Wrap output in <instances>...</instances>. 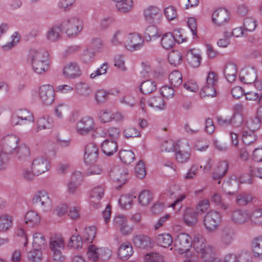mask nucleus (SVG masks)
<instances>
[{
    "label": "nucleus",
    "instance_id": "f257e3e1",
    "mask_svg": "<svg viewBox=\"0 0 262 262\" xmlns=\"http://www.w3.org/2000/svg\"><path fill=\"white\" fill-rule=\"evenodd\" d=\"M27 60L30 63L33 71L37 74L42 75L49 70V54L43 49H30L28 53Z\"/></svg>",
    "mask_w": 262,
    "mask_h": 262
},
{
    "label": "nucleus",
    "instance_id": "f03ea898",
    "mask_svg": "<svg viewBox=\"0 0 262 262\" xmlns=\"http://www.w3.org/2000/svg\"><path fill=\"white\" fill-rule=\"evenodd\" d=\"M97 129L96 121L90 116L82 117L77 121L75 126V130L77 134L83 137L95 132Z\"/></svg>",
    "mask_w": 262,
    "mask_h": 262
},
{
    "label": "nucleus",
    "instance_id": "7ed1b4c3",
    "mask_svg": "<svg viewBox=\"0 0 262 262\" xmlns=\"http://www.w3.org/2000/svg\"><path fill=\"white\" fill-rule=\"evenodd\" d=\"M63 31L68 36H75L83 29V23L82 20L76 16H71L60 24Z\"/></svg>",
    "mask_w": 262,
    "mask_h": 262
},
{
    "label": "nucleus",
    "instance_id": "20e7f679",
    "mask_svg": "<svg viewBox=\"0 0 262 262\" xmlns=\"http://www.w3.org/2000/svg\"><path fill=\"white\" fill-rule=\"evenodd\" d=\"M31 202L34 205H38L43 212H48L52 209V201L49 193L43 190L37 191L33 195Z\"/></svg>",
    "mask_w": 262,
    "mask_h": 262
},
{
    "label": "nucleus",
    "instance_id": "39448f33",
    "mask_svg": "<svg viewBox=\"0 0 262 262\" xmlns=\"http://www.w3.org/2000/svg\"><path fill=\"white\" fill-rule=\"evenodd\" d=\"M40 101L45 105H50L54 101L55 93L53 87L50 84H43L37 90H32L31 94L34 96L37 93Z\"/></svg>",
    "mask_w": 262,
    "mask_h": 262
},
{
    "label": "nucleus",
    "instance_id": "423d86ee",
    "mask_svg": "<svg viewBox=\"0 0 262 262\" xmlns=\"http://www.w3.org/2000/svg\"><path fill=\"white\" fill-rule=\"evenodd\" d=\"M178 147L175 150L174 157L177 162L183 164L187 162L191 156L189 142L185 139L178 140Z\"/></svg>",
    "mask_w": 262,
    "mask_h": 262
},
{
    "label": "nucleus",
    "instance_id": "0eeeda50",
    "mask_svg": "<svg viewBox=\"0 0 262 262\" xmlns=\"http://www.w3.org/2000/svg\"><path fill=\"white\" fill-rule=\"evenodd\" d=\"M186 41V39L182 38V35L179 30H174L173 33L167 32L163 34L161 39L162 47L166 50L172 48L177 42L181 43Z\"/></svg>",
    "mask_w": 262,
    "mask_h": 262
},
{
    "label": "nucleus",
    "instance_id": "6e6552de",
    "mask_svg": "<svg viewBox=\"0 0 262 262\" xmlns=\"http://www.w3.org/2000/svg\"><path fill=\"white\" fill-rule=\"evenodd\" d=\"M31 166L37 176L49 171L51 167L49 160L47 158L41 156L34 158Z\"/></svg>",
    "mask_w": 262,
    "mask_h": 262
},
{
    "label": "nucleus",
    "instance_id": "1a4fd4ad",
    "mask_svg": "<svg viewBox=\"0 0 262 262\" xmlns=\"http://www.w3.org/2000/svg\"><path fill=\"white\" fill-rule=\"evenodd\" d=\"M19 141V138L14 135H6L1 140L2 151L9 154H14L18 146Z\"/></svg>",
    "mask_w": 262,
    "mask_h": 262
},
{
    "label": "nucleus",
    "instance_id": "9d476101",
    "mask_svg": "<svg viewBox=\"0 0 262 262\" xmlns=\"http://www.w3.org/2000/svg\"><path fill=\"white\" fill-rule=\"evenodd\" d=\"M144 42L143 38L139 34L131 33L126 36L124 45L127 50L133 51L142 47Z\"/></svg>",
    "mask_w": 262,
    "mask_h": 262
},
{
    "label": "nucleus",
    "instance_id": "9b49d317",
    "mask_svg": "<svg viewBox=\"0 0 262 262\" xmlns=\"http://www.w3.org/2000/svg\"><path fill=\"white\" fill-rule=\"evenodd\" d=\"M146 103L150 107L159 110H164L166 107V104L164 99L160 96L151 97L148 100L145 98H142L140 100V106L143 111H145Z\"/></svg>",
    "mask_w": 262,
    "mask_h": 262
},
{
    "label": "nucleus",
    "instance_id": "f8f14e48",
    "mask_svg": "<svg viewBox=\"0 0 262 262\" xmlns=\"http://www.w3.org/2000/svg\"><path fill=\"white\" fill-rule=\"evenodd\" d=\"M145 19L148 21L158 23L162 19L160 8L155 5H150L146 7L143 11Z\"/></svg>",
    "mask_w": 262,
    "mask_h": 262
},
{
    "label": "nucleus",
    "instance_id": "ddd939ff",
    "mask_svg": "<svg viewBox=\"0 0 262 262\" xmlns=\"http://www.w3.org/2000/svg\"><path fill=\"white\" fill-rule=\"evenodd\" d=\"M191 237L188 234L182 233L177 236L175 246L180 253H186L189 250L191 246Z\"/></svg>",
    "mask_w": 262,
    "mask_h": 262
},
{
    "label": "nucleus",
    "instance_id": "4468645a",
    "mask_svg": "<svg viewBox=\"0 0 262 262\" xmlns=\"http://www.w3.org/2000/svg\"><path fill=\"white\" fill-rule=\"evenodd\" d=\"M99 157V149L94 143H88L85 148L84 159L86 163H95Z\"/></svg>",
    "mask_w": 262,
    "mask_h": 262
},
{
    "label": "nucleus",
    "instance_id": "2eb2a0df",
    "mask_svg": "<svg viewBox=\"0 0 262 262\" xmlns=\"http://www.w3.org/2000/svg\"><path fill=\"white\" fill-rule=\"evenodd\" d=\"M221 222L220 213L214 210L207 212L204 219V223L207 229H214L218 227Z\"/></svg>",
    "mask_w": 262,
    "mask_h": 262
},
{
    "label": "nucleus",
    "instance_id": "dca6fc26",
    "mask_svg": "<svg viewBox=\"0 0 262 262\" xmlns=\"http://www.w3.org/2000/svg\"><path fill=\"white\" fill-rule=\"evenodd\" d=\"M87 254L88 257L93 261L98 258H105L110 256V251L103 248H98L94 245H90L88 248Z\"/></svg>",
    "mask_w": 262,
    "mask_h": 262
},
{
    "label": "nucleus",
    "instance_id": "f3484780",
    "mask_svg": "<svg viewBox=\"0 0 262 262\" xmlns=\"http://www.w3.org/2000/svg\"><path fill=\"white\" fill-rule=\"evenodd\" d=\"M133 243L137 247L143 249H151L154 245L153 239L143 234L135 235L133 238Z\"/></svg>",
    "mask_w": 262,
    "mask_h": 262
},
{
    "label": "nucleus",
    "instance_id": "a211bd4d",
    "mask_svg": "<svg viewBox=\"0 0 262 262\" xmlns=\"http://www.w3.org/2000/svg\"><path fill=\"white\" fill-rule=\"evenodd\" d=\"M63 74L68 79H74L80 76L81 71L77 62H72L64 67Z\"/></svg>",
    "mask_w": 262,
    "mask_h": 262
},
{
    "label": "nucleus",
    "instance_id": "6ab92c4d",
    "mask_svg": "<svg viewBox=\"0 0 262 262\" xmlns=\"http://www.w3.org/2000/svg\"><path fill=\"white\" fill-rule=\"evenodd\" d=\"M256 78V72L253 68H245L239 73V79L244 83H252L255 81Z\"/></svg>",
    "mask_w": 262,
    "mask_h": 262
},
{
    "label": "nucleus",
    "instance_id": "aec40b11",
    "mask_svg": "<svg viewBox=\"0 0 262 262\" xmlns=\"http://www.w3.org/2000/svg\"><path fill=\"white\" fill-rule=\"evenodd\" d=\"M230 18L228 11L225 9H219L212 14V21L216 25L221 26L227 23Z\"/></svg>",
    "mask_w": 262,
    "mask_h": 262
},
{
    "label": "nucleus",
    "instance_id": "412c9836",
    "mask_svg": "<svg viewBox=\"0 0 262 262\" xmlns=\"http://www.w3.org/2000/svg\"><path fill=\"white\" fill-rule=\"evenodd\" d=\"M104 188L102 186L94 187L90 193V202L94 207L97 209L100 206L99 201L104 195Z\"/></svg>",
    "mask_w": 262,
    "mask_h": 262
},
{
    "label": "nucleus",
    "instance_id": "4be33fe9",
    "mask_svg": "<svg viewBox=\"0 0 262 262\" xmlns=\"http://www.w3.org/2000/svg\"><path fill=\"white\" fill-rule=\"evenodd\" d=\"M217 122L219 125L227 126L233 124L235 126L238 127L243 121V117L242 115L235 114L231 119H225L222 117H217Z\"/></svg>",
    "mask_w": 262,
    "mask_h": 262
},
{
    "label": "nucleus",
    "instance_id": "5701e85b",
    "mask_svg": "<svg viewBox=\"0 0 262 262\" xmlns=\"http://www.w3.org/2000/svg\"><path fill=\"white\" fill-rule=\"evenodd\" d=\"M119 93L118 90L107 91L104 89H99L95 93V100L97 104H103L106 101L110 95H115Z\"/></svg>",
    "mask_w": 262,
    "mask_h": 262
},
{
    "label": "nucleus",
    "instance_id": "b1692460",
    "mask_svg": "<svg viewBox=\"0 0 262 262\" xmlns=\"http://www.w3.org/2000/svg\"><path fill=\"white\" fill-rule=\"evenodd\" d=\"M196 252L201 254V257L206 261L213 262L215 259H219V258L216 257L215 249L210 245L203 246L201 250Z\"/></svg>",
    "mask_w": 262,
    "mask_h": 262
},
{
    "label": "nucleus",
    "instance_id": "393cba45",
    "mask_svg": "<svg viewBox=\"0 0 262 262\" xmlns=\"http://www.w3.org/2000/svg\"><path fill=\"white\" fill-rule=\"evenodd\" d=\"M186 58L189 64L193 68H197L201 64L202 57L198 49H189L187 52Z\"/></svg>",
    "mask_w": 262,
    "mask_h": 262
},
{
    "label": "nucleus",
    "instance_id": "a878e982",
    "mask_svg": "<svg viewBox=\"0 0 262 262\" xmlns=\"http://www.w3.org/2000/svg\"><path fill=\"white\" fill-rule=\"evenodd\" d=\"M127 172L126 170L121 167H115L110 172V177L115 181L123 184L127 181Z\"/></svg>",
    "mask_w": 262,
    "mask_h": 262
},
{
    "label": "nucleus",
    "instance_id": "bb28decb",
    "mask_svg": "<svg viewBox=\"0 0 262 262\" xmlns=\"http://www.w3.org/2000/svg\"><path fill=\"white\" fill-rule=\"evenodd\" d=\"M134 250L132 244L126 242L120 245L118 250V256L122 260L125 261L133 254Z\"/></svg>",
    "mask_w": 262,
    "mask_h": 262
},
{
    "label": "nucleus",
    "instance_id": "cd10ccee",
    "mask_svg": "<svg viewBox=\"0 0 262 262\" xmlns=\"http://www.w3.org/2000/svg\"><path fill=\"white\" fill-rule=\"evenodd\" d=\"M199 216L193 208H187L184 214V221L187 226L192 227L197 223Z\"/></svg>",
    "mask_w": 262,
    "mask_h": 262
},
{
    "label": "nucleus",
    "instance_id": "c85d7f7f",
    "mask_svg": "<svg viewBox=\"0 0 262 262\" xmlns=\"http://www.w3.org/2000/svg\"><path fill=\"white\" fill-rule=\"evenodd\" d=\"M63 32L61 25H54L51 27L47 31L46 38L51 42H55L61 38V33Z\"/></svg>",
    "mask_w": 262,
    "mask_h": 262
},
{
    "label": "nucleus",
    "instance_id": "c756f323",
    "mask_svg": "<svg viewBox=\"0 0 262 262\" xmlns=\"http://www.w3.org/2000/svg\"><path fill=\"white\" fill-rule=\"evenodd\" d=\"M102 152L107 156H111L117 152L118 145L115 140H105L101 144Z\"/></svg>",
    "mask_w": 262,
    "mask_h": 262
},
{
    "label": "nucleus",
    "instance_id": "7c9ffc66",
    "mask_svg": "<svg viewBox=\"0 0 262 262\" xmlns=\"http://www.w3.org/2000/svg\"><path fill=\"white\" fill-rule=\"evenodd\" d=\"M250 213L247 210L237 209L234 211L232 215V220L236 224H244L249 221Z\"/></svg>",
    "mask_w": 262,
    "mask_h": 262
},
{
    "label": "nucleus",
    "instance_id": "2f4dec72",
    "mask_svg": "<svg viewBox=\"0 0 262 262\" xmlns=\"http://www.w3.org/2000/svg\"><path fill=\"white\" fill-rule=\"evenodd\" d=\"M14 153L17 159L22 162L27 161L31 155L30 149L25 144L18 145Z\"/></svg>",
    "mask_w": 262,
    "mask_h": 262
},
{
    "label": "nucleus",
    "instance_id": "473e14b6",
    "mask_svg": "<svg viewBox=\"0 0 262 262\" xmlns=\"http://www.w3.org/2000/svg\"><path fill=\"white\" fill-rule=\"evenodd\" d=\"M228 169V164L226 161H221L218 163L212 173V178L214 180H219L223 177Z\"/></svg>",
    "mask_w": 262,
    "mask_h": 262
},
{
    "label": "nucleus",
    "instance_id": "72a5a7b5",
    "mask_svg": "<svg viewBox=\"0 0 262 262\" xmlns=\"http://www.w3.org/2000/svg\"><path fill=\"white\" fill-rule=\"evenodd\" d=\"M115 3V7L121 13H127L133 8V0H112Z\"/></svg>",
    "mask_w": 262,
    "mask_h": 262
},
{
    "label": "nucleus",
    "instance_id": "f704fd0d",
    "mask_svg": "<svg viewBox=\"0 0 262 262\" xmlns=\"http://www.w3.org/2000/svg\"><path fill=\"white\" fill-rule=\"evenodd\" d=\"M224 74L229 82H233L236 79L237 76L236 64L233 62L227 64L224 69Z\"/></svg>",
    "mask_w": 262,
    "mask_h": 262
},
{
    "label": "nucleus",
    "instance_id": "c9c22d12",
    "mask_svg": "<svg viewBox=\"0 0 262 262\" xmlns=\"http://www.w3.org/2000/svg\"><path fill=\"white\" fill-rule=\"evenodd\" d=\"M76 94L82 97L88 98L92 92L91 87L84 83H77L75 86Z\"/></svg>",
    "mask_w": 262,
    "mask_h": 262
},
{
    "label": "nucleus",
    "instance_id": "e433bc0d",
    "mask_svg": "<svg viewBox=\"0 0 262 262\" xmlns=\"http://www.w3.org/2000/svg\"><path fill=\"white\" fill-rule=\"evenodd\" d=\"M126 37V33L122 30H118L113 34L111 39V42L113 46L124 44Z\"/></svg>",
    "mask_w": 262,
    "mask_h": 262
},
{
    "label": "nucleus",
    "instance_id": "4c0bfd02",
    "mask_svg": "<svg viewBox=\"0 0 262 262\" xmlns=\"http://www.w3.org/2000/svg\"><path fill=\"white\" fill-rule=\"evenodd\" d=\"M25 223L32 226L38 225L40 221V217L37 212L34 210L28 211L25 216Z\"/></svg>",
    "mask_w": 262,
    "mask_h": 262
},
{
    "label": "nucleus",
    "instance_id": "58836bf2",
    "mask_svg": "<svg viewBox=\"0 0 262 262\" xmlns=\"http://www.w3.org/2000/svg\"><path fill=\"white\" fill-rule=\"evenodd\" d=\"M50 247L51 251L61 250L64 247L63 239L61 235H54L50 238Z\"/></svg>",
    "mask_w": 262,
    "mask_h": 262
},
{
    "label": "nucleus",
    "instance_id": "ea45409f",
    "mask_svg": "<svg viewBox=\"0 0 262 262\" xmlns=\"http://www.w3.org/2000/svg\"><path fill=\"white\" fill-rule=\"evenodd\" d=\"M156 239L158 245L164 248L169 247L172 243V237L169 233L159 234Z\"/></svg>",
    "mask_w": 262,
    "mask_h": 262
},
{
    "label": "nucleus",
    "instance_id": "a19ab883",
    "mask_svg": "<svg viewBox=\"0 0 262 262\" xmlns=\"http://www.w3.org/2000/svg\"><path fill=\"white\" fill-rule=\"evenodd\" d=\"M168 59L170 64L177 66L182 62L183 55L179 51L172 50L169 53Z\"/></svg>",
    "mask_w": 262,
    "mask_h": 262
},
{
    "label": "nucleus",
    "instance_id": "79ce46f5",
    "mask_svg": "<svg viewBox=\"0 0 262 262\" xmlns=\"http://www.w3.org/2000/svg\"><path fill=\"white\" fill-rule=\"evenodd\" d=\"M113 227L119 229L128 227V221L126 216L123 215H117L113 220Z\"/></svg>",
    "mask_w": 262,
    "mask_h": 262
},
{
    "label": "nucleus",
    "instance_id": "37998d69",
    "mask_svg": "<svg viewBox=\"0 0 262 262\" xmlns=\"http://www.w3.org/2000/svg\"><path fill=\"white\" fill-rule=\"evenodd\" d=\"M13 225L12 216L7 214L0 215V229H9L13 227Z\"/></svg>",
    "mask_w": 262,
    "mask_h": 262
},
{
    "label": "nucleus",
    "instance_id": "c03bdc74",
    "mask_svg": "<svg viewBox=\"0 0 262 262\" xmlns=\"http://www.w3.org/2000/svg\"><path fill=\"white\" fill-rule=\"evenodd\" d=\"M249 221L252 224L262 225V208H255L250 213Z\"/></svg>",
    "mask_w": 262,
    "mask_h": 262
},
{
    "label": "nucleus",
    "instance_id": "a18cd8bd",
    "mask_svg": "<svg viewBox=\"0 0 262 262\" xmlns=\"http://www.w3.org/2000/svg\"><path fill=\"white\" fill-rule=\"evenodd\" d=\"M119 158L123 163L130 164L135 160V156L131 150L122 149L119 152Z\"/></svg>",
    "mask_w": 262,
    "mask_h": 262
},
{
    "label": "nucleus",
    "instance_id": "49530a36",
    "mask_svg": "<svg viewBox=\"0 0 262 262\" xmlns=\"http://www.w3.org/2000/svg\"><path fill=\"white\" fill-rule=\"evenodd\" d=\"M156 88L157 85L155 82L148 80L141 83L140 90L143 94H148L154 91Z\"/></svg>",
    "mask_w": 262,
    "mask_h": 262
},
{
    "label": "nucleus",
    "instance_id": "de8ad7c7",
    "mask_svg": "<svg viewBox=\"0 0 262 262\" xmlns=\"http://www.w3.org/2000/svg\"><path fill=\"white\" fill-rule=\"evenodd\" d=\"M178 140L174 141L172 139L164 140L161 144V150L166 152L175 151L178 147Z\"/></svg>",
    "mask_w": 262,
    "mask_h": 262
},
{
    "label": "nucleus",
    "instance_id": "09e8293b",
    "mask_svg": "<svg viewBox=\"0 0 262 262\" xmlns=\"http://www.w3.org/2000/svg\"><path fill=\"white\" fill-rule=\"evenodd\" d=\"M23 123H33L34 117L33 113L26 109H21L17 111Z\"/></svg>",
    "mask_w": 262,
    "mask_h": 262
},
{
    "label": "nucleus",
    "instance_id": "8fccbe9b",
    "mask_svg": "<svg viewBox=\"0 0 262 262\" xmlns=\"http://www.w3.org/2000/svg\"><path fill=\"white\" fill-rule=\"evenodd\" d=\"M46 244L45 236L40 233H35L33 235V247L34 249L41 250Z\"/></svg>",
    "mask_w": 262,
    "mask_h": 262
},
{
    "label": "nucleus",
    "instance_id": "3c124183",
    "mask_svg": "<svg viewBox=\"0 0 262 262\" xmlns=\"http://www.w3.org/2000/svg\"><path fill=\"white\" fill-rule=\"evenodd\" d=\"M169 81L173 87H178L182 82V75L177 70L172 72L169 75Z\"/></svg>",
    "mask_w": 262,
    "mask_h": 262
},
{
    "label": "nucleus",
    "instance_id": "603ef678",
    "mask_svg": "<svg viewBox=\"0 0 262 262\" xmlns=\"http://www.w3.org/2000/svg\"><path fill=\"white\" fill-rule=\"evenodd\" d=\"M216 86L213 85L205 84L200 91L202 97H214L216 95Z\"/></svg>",
    "mask_w": 262,
    "mask_h": 262
},
{
    "label": "nucleus",
    "instance_id": "864d4df0",
    "mask_svg": "<svg viewBox=\"0 0 262 262\" xmlns=\"http://www.w3.org/2000/svg\"><path fill=\"white\" fill-rule=\"evenodd\" d=\"M163 13L165 17L168 21L173 20L178 17L177 8L172 5H169L165 7L163 10Z\"/></svg>",
    "mask_w": 262,
    "mask_h": 262
},
{
    "label": "nucleus",
    "instance_id": "5fc2aeb1",
    "mask_svg": "<svg viewBox=\"0 0 262 262\" xmlns=\"http://www.w3.org/2000/svg\"><path fill=\"white\" fill-rule=\"evenodd\" d=\"M145 262H165L164 256L159 253L151 252L144 255Z\"/></svg>",
    "mask_w": 262,
    "mask_h": 262
},
{
    "label": "nucleus",
    "instance_id": "6e6d98bb",
    "mask_svg": "<svg viewBox=\"0 0 262 262\" xmlns=\"http://www.w3.org/2000/svg\"><path fill=\"white\" fill-rule=\"evenodd\" d=\"M254 197L249 193H242L237 195L236 203L239 206H244L252 202Z\"/></svg>",
    "mask_w": 262,
    "mask_h": 262
},
{
    "label": "nucleus",
    "instance_id": "4d7b16f0",
    "mask_svg": "<svg viewBox=\"0 0 262 262\" xmlns=\"http://www.w3.org/2000/svg\"><path fill=\"white\" fill-rule=\"evenodd\" d=\"M243 141L245 145H250L257 141V137L254 132L244 130L243 132Z\"/></svg>",
    "mask_w": 262,
    "mask_h": 262
},
{
    "label": "nucleus",
    "instance_id": "13d9d810",
    "mask_svg": "<svg viewBox=\"0 0 262 262\" xmlns=\"http://www.w3.org/2000/svg\"><path fill=\"white\" fill-rule=\"evenodd\" d=\"M51 124L48 116H42L39 118L36 121V128L35 130L38 132L40 130L49 128Z\"/></svg>",
    "mask_w": 262,
    "mask_h": 262
},
{
    "label": "nucleus",
    "instance_id": "bf43d9fd",
    "mask_svg": "<svg viewBox=\"0 0 262 262\" xmlns=\"http://www.w3.org/2000/svg\"><path fill=\"white\" fill-rule=\"evenodd\" d=\"M94 52L91 51L88 48L84 49L80 55V59L81 61L86 64L92 63L94 60Z\"/></svg>",
    "mask_w": 262,
    "mask_h": 262
},
{
    "label": "nucleus",
    "instance_id": "052dcab7",
    "mask_svg": "<svg viewBox=\"0 0 262 262\" xmlns=\"http://www.w3.org/2000/svg\"><path fill=\"white\" fill-rule=\"evenodd\" d=\"M28 258L31 262H41L42 253L41 250L33 249L28 253Z\"/></svg>",
    "mask_w": 262,
    "mask_h": 262
},
{
    "label": "nucleus",
    "instance_id": "680f3d73",
    "mask_svg": "<svg viewBox=\"0 0 262 262\" xmlns=\"http://www.w3.org/2000/svg\"><path fill=\"white\" fill-rule=\"evenodd\" d=\"M139 203L143 205H147L152 199L151 194L148 190H143L138 196Z\"/></svg>",
    "mask_w": 262,
    "mask_h": 262
},
{
    "label": "nucleus",
    "instance_id": "e2e57ef3",
    "mask_svg": "<svg viewBox=\"0 0 262 262\" xmlns=\"http://www.w3.org/2000/svg\"><path fill=\"white\" fill-rule=\"evenodd\" d=\"M136 196L133 195H122L119 200V203L120 206L125 209H128L130 207L133 202Z\"/></svg>",
    "mask_w": 262,
    "mask_h": 262
},
{
    "label": "nucleus",
    "instance_id": "0e129e2a",
    "mask_svg": "<svg viewBox=\"0 0 262 262\" xmlns=\"http://www.w3.org/2000/svg\"><path fill=\"white\" fill-rule=\"evenodd\" d=\"M109 68L108 63L105 62L101 64L96 71H94L90 74V78L92 79L96 78L98 76H100L105 74Z\"/></svg>",
    "mask_w": 262,
    "mask_h": 262
},
{
    "label": "nucleus",
    "instance_id": "69168bd1",
    "mask_svg": "<svg viewBox=\"0 0 262 262\" xmlns=\"http://www.w3.org/2000/svg\"><path fill=\"white\" fill-rule=\"evenodd\" d=\"M205 239L202 235L200 234H196L194 236L191 245H193L194 249L197 251L201 250L202 249V247L206 245L205 244Z\"/></svg>",
    "mask_w": 262,
    "mask_h": 262
},
{
    "label": "nucleus",
    "instance_id": "338daca9",
    "mask_svg": "<svg viewBox=\"0 0 262 262\" xmlns=\"http://www.w3.org/2000/svg\"><path fill=\"white\" fill-rule=\"evenodd\" d=\"M114 66L122 71H126L125 66V58L123 55H116L114 58Z\"/></svg>",
    "mask_w": 262,
    "mask_h": 262
},
{
    "label": "nucleus",
    "instance_id": "774afa93",
    "mask_svg": "<svg viewBox=\"0 0 262 262\" xmlns=\"http://www.w3.org/2000/svg\"><path fill=\"white\" fill-rule=\"evenodd\" d=\"M255 256L262 258V237L256 238L253 242Z\"/></svg>",
    "mask_w": 262,
    "mask_h": 262
}]
</instances>
